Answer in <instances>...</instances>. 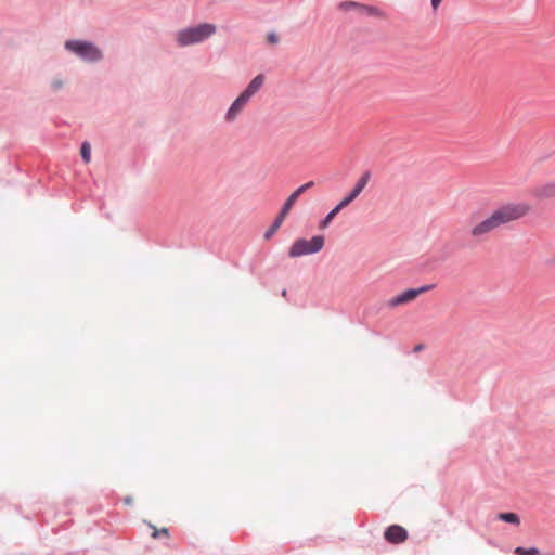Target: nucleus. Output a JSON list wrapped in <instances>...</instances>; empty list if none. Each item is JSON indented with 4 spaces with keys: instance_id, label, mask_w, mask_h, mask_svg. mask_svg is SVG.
<instances>
[{
    "instance_id": "obj_1",
    "label": "nucleus",
    "mask_w": 555,
    "mask_h": 555,
    "mask_svg": "<svg viewBox=\"0 0 555 555\" xmlns=\"http://www.w3.org/2000/svg\"><path fill=\"white\" fill-rule=\"evenodd\" d=\"M530 205L527 203L509 202L494 209L487 218L477 222L470 229V236L475 240H482L493 231L517 221L527 216Z\"/></svg>"
},
{
    "instance_id": "obj_2",
    "label": "nucleus",
    "mask_w": 555,
    "mask_h": 555,
    "mask_svg": "<svg viewBox=\"0 0 555 555\" xmlns=\"http://www.w3.org/2000/svg\"><path fill=\"white\" fill-rule=\"evenodd\" d=\"M215 33V25L209 23L199 24L195 27H190L178 31L177 42L181 47L199 43L209 38Z\"/></svg>"
},
{
    "instance_id": "obj_3",
    "label": "nucleus",
    "mask_w": 555,
    "mask_h": 555,
    "mask_svg": "<svg viewBox=\"0 0 555 555\" xmlns=\"http://www.w3.org/2000/svg\"><path fill=\"white\" fill-rule=\"evenodd\" d=\"M65 49L75 53L86 62H98L102 59L101 50L89 41L68 40L65 42Z\"/></svg>"
},
{
    "instance_id": "obj_4",
    "label": "nucleus",
    "mask_w": 555,
    "mask_h": 555,
    "mask_svg": "<svg viewBox=\"0 0 555 555\" xmlns=\"http://www.w3.org/2000/svg\"><path fill=\"white\" fill-rule=\"evenodd\" d=\"M324 246V237L321 235L313 236L311 240L298 238L288 249L291 258H297L320 251Z\"/></svg>"
},
{
    "instance_id": "obj_5",
    "label": "nucleus",
    "mask_w": 555,
    "mask_h": 555,
    "mask_svg": "<svg viewBox=\"0 0 555 555\" xmlns=\"http://www.w3.org/2000/svg\"><path fill=\"white\" fill-rule=\"evenodd\" d=\"M434 288V285H424L418 288H409L403 291L402 293L393 296L386 302V307L389 309H395L400 306L408 305L414 301L420 295L429 292Z\"/></svg>"
},
{
    "instance_id": "obj_6",
    "label": "nucleus",
    "mask_w": 555,
    "mask_h": 555,
    "mask_svg": "<svg viewBox=\"0 0 555 555\" xmlns=\"http://www.w3.org/2000/svg\"><path fill=\"white\" fill-rule=\"evenodd\" d=\"M314 185V182L313 181H309L302 185H300L299 188H297L288 197L287 199L285 201V203L283 204V207L280 211V214L282 215V217H285L288 215V212L291 211V209L293 208V206L295 205L296 201L298 199V197L305 193L307 190L311 189L312 186Z\"/></svg>"
},
{
    "instance_id": "obj_7",
    "label": "nucleus",
    "mask_w": 555,
    "mask_h": 555,
    "mask_svg": "<svg viewBox=\"0 0 555 555\" xmlns=\"http://www.w3.org/2000/svg\"><path fill=\"white\" fill-rule=\"evenodd\" d=\"M370 180V172H365L361 176V178L357 181L354 188L351 190V192L344 197L339 204L340 207H347L350 203H352L363 191V189L366 186L367 182Z\"/></svg>"
},
{
    "instance_id": "obj_8",
    "label": "nucleus",
    "mask_w": 555,
    "mask_h": 555,
    "mask_svg": "<svg viewBox=\"0 0 555 555\" xmlns=\"http://www.w3.org/2000/svg\"><path fill=\"white\" fill-rule=\"evenodd\" d=\"M384 537L389 543L399 544L408 539V531L399 525H391L386 529Z\"/></svg>"
},
{
    "instance_id": "obj_9",
    "label": "nucleus",
    "mask_w": 555,
    "mask_h": 555,
    "mask_svg": "<svg viewBox=\"0 0 555 555\" xmlns=\"http://www.w3.org/2000/svg\"><path fill=\"white\" fill-rule=\"evenodd\" d=\"M535 198L540 201L554 199L555 198V180L547 181L535 186L532 191Z\"/></svg>"
},
{
    "instance_id": "obj_10",
    "label": "nucleus",
    "mask_w": 555,
    "mask_h": 555,
    "mask_svg": "<svg viewBox=\"0 0 555 555\" xmlns=\"http://www.w3.org/2000/svg\"><path fill=\"white\" fill-rule=\"evenodd\" d=\"M249 101L241 94L234 100L225 113L224 119L227 122H233L237 116L243 112Z\"/></svg>"
},
{
    "instance_id": "obj_11",
    "label": "nucleus",
    "mask_w": 555,
    "mask_h": 555,
    "mask_svg": "<svg viewBox=\"0 0 555 555\" xmlns=\"http://www.w3.org/2000/svg\"><path fill=\"white\" fill-rule=\"evenodd\" d=\"M284 219H285V217H282L281 214L278 215V217L274 220V222L272 223V225L264 233V235H263L264 240H269L280 229Z\"/></svg>"
},
{
    "instance_id": "obj_12",
    "label": "nucleus",
    "mask_w": 555,
    "mask_h": 555,
    "mask_svg": "<svg viewBox=\"0 0 555 555\" xmlns=\"http://www.w3.org/2000/svg\"><path fill=\"white\" fill-rule=\"evenodd\" d=\"M344 207H340V204H338L335 208H333L327 216L321 221L320 228L325 229L331 221L335 218V216L343 209Z\"/></svg>"
},
{
    "instance_id": "obj_13",
    "label": "nucleus",
    "mask_w": 555,
    "mask_h": 555,
    "mask_svg": "<svg viewBox=\"0 0 555 555\" xmlns=\"http://www.w3.org/2000/svg\"><path fill=\"white\" fill-rule=\"evenodd\" d=\"M498 518L502 521L514 524V525L520 524V519H519L518 515L515 513H500L498 515Z\"/></svg>"
},
{
    "instance_id": "obj_14",
    "label": "nucleus",
    "mask_w": 555,
    "mask_h": 555,
    "mask_svg": "<svg viewBox=\"0 0 555 555\" xmlns=\"http://www.w3.org/2000/svg\"><path fill=\"white\" fill-rule=\"evenodd\" d=\"M360 10L369 15H373V16H377V17L385 16L384 12L375 7H369V5L361 4Z\"/></svg>"
},
{
    "instance_id": "obj_15",
    "label": "nucleus",
    "mask_w": 555,
    "mask_h": 555,
    "mask_svg": "<svg viewBox=\"0 0 555 555\" xmlns=\"http://www.w3.org/2000/svg\"><path fill=\"white\" fill-rule=\"evenodd\" d=\"M80 154L85 163H89L91 160V146L88 142L82 143Z\"/></svg>"
},
{
    "instance_id": "obj_16",
    "label": "nucleus",
    "mask_w": 555,
    "mask_h": 555,
    "mask_svg": "<svg viewBox=\"0 0 555 555\" xmlns=\"http://www.w3.org/2000/svg\"><path fill=\"white\" fill-rule=\"evenodd\" d=\"M515 553L518 555H541L540 551L535 547L525 548L519 546L515 550Z\"/></svg>"
},
{
    "instance_id": "obj_17",
    "label": "nucleus",
    "mask_w": 555,
    "mask_h": 555,
    "mask_svg": "<svg viewBox=\"0 0 555 555\" xmlns=\"http://www.w3.org/2000/svg\"><path fill=\"white\" fill-rule=\"evenodd\" d=\"M264 82V76L262 74L257 75L249 85L253 86L254 89L258 92Z\"/></svg>"
},
{
    "instance_id": "obj_18",
    "label": "nucleus",
    "mask_w": 555,
    "mask_h": 555,
    "mask_svg": "<svg viewBox=\"0 0 555 555\" xmlns=\"http://www.w3.org/2000/svg\"><path fill=\"white\" fill-rule=\"evenodd\" d=\"M360 3H357V2H353V1H346V2H341L339 4V8L341 10H345V11H348V10H352V9H359L360 10Z\"/></svg>"
},
{
    "instance_id": "obj_19",
    "label": "nucleus",
    "mask_w": 555,
    "mask_h": 555,
    "mask_svg": "<svg viewBox=\"0 0 555 555\" xmlns=\"http://www.w3.org/2000/svg\"><path fill=\"white\" fill-rule=\"evenodd\" d=\"M257 93L256 89L253 88V86L248 85L246 89L241 93L242 96H244L246 100H250L253 95Z\"/></svg>"
},
{
    "instance_id": "obj_20",
    "label": "nucleus",
    "mask_w": 555,
    "mask_h": 555,
    "mask_svg": "<svg viewBox=\"0 0 555 555\" xmlns=\"http://www.w3.org/2000/svg\"><path fill=\"white\" fill-rule=\"evenodd\" d=\"M153 529H154V531L152 533V538H154V539H157L159 537H168L169 535V531L167 528L156 529L153 527Z\"/></svg>"
},
{
    "instance_id": "obj_21",
    "label": "nucleus",
    "mask_w": 555,
    "mask_h": 555,
    "mask_svg": "<svg viewBox=\"0 0 555 555\" xmlns=\"http://www.w3.org/2000/svg\"><path fill=\"white\" fill-rule=\"evenodd\" d=\"M267 40L271 44H276L280 41V38L275 33L271 31L267 35Z\"/></svg>"
},
{
    "instance_id": "obj_22",
    "label": "nucleus",
    "mask_w": 555,
    "mask_h": 555,
    "mask_svg": "<svg viewBox=\"0 0 555 555\" xmlns=\"http://www.w3.org/2000/svg\"><path fill=\"white\" fill-rule=\"evenodd\" d=\"M63 86V82L60 79H55L52 81V87L54 89H60Z\"/></svg>"
},
{
    "instance_id": "obj_23",
    "label": "nucleus",
    "mask_w": 555,
    "mask_h": 555,
    "mask_svg": "<svg viewBox=\"0 0 555 555\" xmlns=\"http://www.w3.org/2000/svg\"><path fill=\"white\" fill-rule=\"evenodd\" d=\"M441 2H442V0H431L433 9L437 10Z\"/></svg>"
},
{
    "instance_id": "obj_24",
    "label": "nucleus",
    "mask_w": 555,
    "mask_h": 555,
    "mask_svg": "<svg viewBox=\"0 0 555 555\" xmlns=\"http://www.w3.org/2000/svg\"><path fill=\"white\" fill-rule=\"evenodd\" d=\"M125 503L126 504H131L132 503V499L131 498H126L125 499Z\"/></svg>"
}]
</instances>
